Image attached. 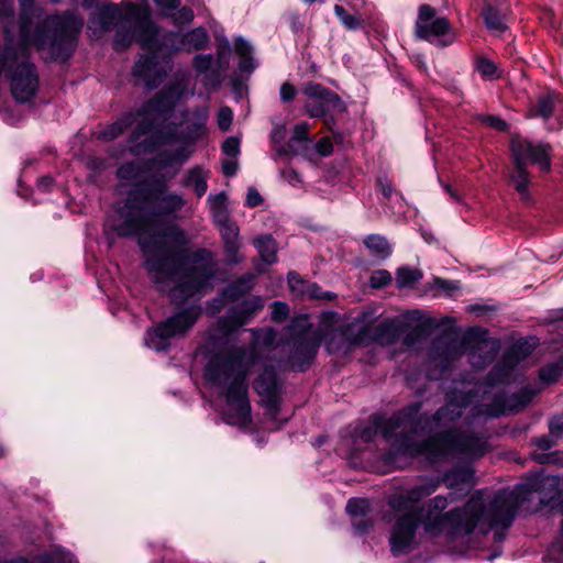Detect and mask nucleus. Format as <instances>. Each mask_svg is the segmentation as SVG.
<instances>
[{"instance_id":"obj_1","label":"nucleus","mask_w":563,"mask_h":563,"mask_svg":"<svg viewBox=\"0 0 563 563\" xmlns=\"http://www.w3.org/2000/svg\"><path fill=\"white\" fill-rule=\"evenodd\" d=\"M185 205L181 195L166 191L165 186L136 187L129 191L115 218L106 224L120 238H137L151 282L176 305L211 289L216 276L212 253L205 249L190 251L189 238L178 224L153 230L155 216H173Z\"/></svg>"},{"instance_id":"obj_2","label":"nucleus","mask_w":563,"mask_h":563,"mask_svg":"<svg viewBox=\"0 0 563 563\" xmlns=\"http://www.w3.org/2000/svg\"><path fill=\"white\" fill-rule=\"evenodd\" d=\"M443 482L451 490L450 494L431 498L417 514L412 511L415 505L440 487L439 478H429L423 484L390 496L389 507L397 512H405L397 519L389 538L394 555L411 549L419 522L426 533L432 537L445 533L451 539L471 537L473 533L487 534L494 530V541L500 543L518 508L538 489L534 483L521 484L512 490L498 492L489 501L478 492L472 495L463 508L443 512L449 500L455 501L474 486V471L470 465L455 466L444 475Z\"/></svg>"},{"instance_id":"obj_3","label":"nucleus","mask_w":563,"mask_h":563,"mask_svg":"<svg viewBox=\"0 0 563 563\" xmlns=\"http://www.w3.org/2000/svg\"><path fill=\"white\" fill-rule=\"evenodd\" d=\"M263 308L261 297L249 298L231 308L208 331V360L203 377L225 399V422L242 428L252 422L249 374L257 362V354L255 346H238L229 344V340L236 329L247 323Z\"/></svg>"},{"instance_id":"obj_4","label":"nucleus","mask_w":563,"mask_h":563,"mask_svg":"<svg viewBox=\"0 0 563 563\" xmlns=\"http://www.w3.org/2000/svg\"><path fill=\"white\" fill-rule=\"evenodd\" d=\"M421 407V402L410 404L389 418L374 415L369 419V426L363 428L358 437L368 443L379 432L387 442H390L395 453L406 456L424 455L430 461H439L451 455L484 454L486 441L483 437L461 433L452 428L454 421L440 424L434 420L435 413L431 418H417Z\"/></svg>"},{"instance_id":"obj_5","label":"nucleus","mask_w":563,"mask_h":563,"mask_svg":"<svg viewBox=\"0 0 563 563\" xmlns=\"http://www.w3.org/2000/svg\"><path fill=\"white\" fill-rule=\"evenodd\" d=\"M536 346V339L518 340L503 356L489 373L487 379L472 385L471 383H455L453 389L445 395V405L437 410L434 420L446 424L462 416L463 409L474 405L473 417H499L507 412H515L526 407L539 393V389L527 386L518 394L507 396L495 391L497 384L509 382L512 368L528 355Z\"/></svg>"},{"instance_id":"obj_6","label":"nucleus","mask_w":563,"mask_h":563,"mask_svg":"<svg viewBox=\"0 0 563 563\" xmlns=\"http://www.w3.org/2000/svg\"><path fill=\"white\" fill-rule=\"evenodd\" d=\"M89 30L95 37L99 33L113 30V45L117 51L125 49L134 41L144 48H152L158 34L146 0H141L140 3L123 1L120 4L98 7L91 15Z\"/></svg>"},{"instance_id":"obj_7","label":"nucleus","mask_w":563,"mask_h":563,"mask_svg":"<svg viewBox=\"0 0 563 563\" xmlns=\"http://www.w3.org/2000/svg\"><path fill=\"white\" fill-rule=\"evenodd\" d=\"M498 350L499 341L492 339L488 330L479 327L468 329L461 344L456 343L451 333L437 338L432 344L433 360L443 364L444 368L465 351H468L473 367H483L494 361Z\"/></svg>"},{"instance_id":"obj_8","label":"nucleus","mask_w":563,"mask_h":563,"mask_svg":"<svg viewBox=\"0 0 563 563\" xmlns=\"http://www.w3.org/2000/svg\"><path fill=\"white\" fill-rule=\"evenodd\" d=\"M510 152L512 158V170L509 174L510 184L514 186L520 199L530 201L529 186L531 181L527 164L539 166L543 173L551 170L552 147L548 143H533L519 135L510 140Z\"/></svg>"},{"instance_id":"obj_9","label":"nucleus","mask_w":563,"mask_h":563,"mask_svg":"<svg viewBox=\"0 0 563 563\" xmlns=\"http://www.w3.org/2000/svg\"><path fill=\"white\" fill-rule=\"evenodd\" d=\"M190 82L189 70L176 71L173 81L139 109V114L142 117L141 128L143 130L158 128L161 131L163 124L172 115L176 103L187 95H195V87L189 88Z\"/></svg>"},{"instance_id":"obj_10","label":"nucleus","mask_w":563,"mask_h":563,"mask_svg":"<svg viewBox=\"0 0 563 563\" xmlns=\"http://www.w3.org/2000/svg\"><path fill=\"white\" fill-rule=\"evenodd\" d=\"M200 316L201 308L194 305L158 322L146 331L144 336L146 346L157 352L167 350L170 345V340L186 335Z\"/></svg>"},{"instance_id":"obj_11","label":"nucleus","mask_w":563,"mask_h":563,"mask_svg":"<svg viewBox=\"0 0 563 563\" xmlns=\"http://www.w3.org/2000/svg\"><path fill=\"white\" fill-rule=\"evenodd\" d=\"M415 33L417 37L440 47L451 45L456 38L449 20L444 16H439L437 10L429 4L419 7Z\"/></svg>"},{"instance_id":"obj_12","label":"nucleus","mask_w":563,"mask_h":563,"mask_svg":"<svg viewBox=\"0 0 563 563\" xmlns=\"http://www.w3.org/2000/svg\"><path fill=\"white\" fill-rule=\"evenodd\" d=\"M297 327L301 328L302 331L294 339L290 361L292 366L302 372L313 362L321 342V335L319 331L307 324V317L294 320L291 328Z\"/></svg>"},{"instance_id":"obj_13","label":"nucleus","mask_w":563,"mask_h":563,"mask_svg":"<svg viewBox=\"0 0 563 563\" xmlns=\"http://www.w3.org/2000/svg\"><path fill=\"white\" fill-rule=\"evenodd\" d=\"M29 49L19 59L10 75V88L13 98L19 102L30 101L38 90L40 78L34 64L27 60Z\"/></svg>"},{"instance_id":"obj_14","label":"nucleus","mask_w":563,"mask_h":563,"mask_svg":"<svg viewBox=\"0 0 563 563\" xmlns=\"http://www.w3.org/2000/svg\"><path fill=\"white\" fill-rule=\"evenodd\" d=\"M302 93L308 98L305 112L311 118H322L330 110L339 112L346 110L338 93L318 82H307L302 88Z\"/></svg>"},{"instance_id":"obj_15","label":"nucleus","mask_w":563,"mask_h":563,"mask_svg":"<svg viewBox=\"0 0 563 563\" xmlns=\"http://www.w3.org/2000/svg\"><path fill=\"white\" fill-rule=\"evenodd\" d=\"M172 66L173 59L169 54L161 55L158 51H154L140 57L133 67V76L148 89H154L162 84Z\"/></svg>"},{"instance_id":"obj_16","label":"nucleus","mask_w":563,"mask_h":563,"mask_svg":"<svg viewBox=\"0 0 563 563\" xmlns=\"http://www.w3.org/2000/svg\"><path fill=\"white\" fill-rule=\"evenodd\" d=\"M253 387L261 397V402L269 418H275L279 410L282 384L274 367L265 366Z\"/></svg>"},{"instance_id":"obj_17","label":"nucleus","mask_w":563,"mask_h":563,"mask_svg":"<svg viewBox=\"0 0 563 563\" xmlns=\"http://www.w3.org/2000/svg\"><path fill=\"white\" fill-rule=\"evenodd\" d=\"M136 122V128L131 135V143L136 142L142 135L147 133H157L161 132L158 128L151 129H142V117L139 114V110L136 112H126L122 117H120L115 122L109 124L104 129H102L98 133V139L103 141H112L121 135L128 128H130L133 123Z\"/></svg>"},{"instance_id":"obj_18","label":"nucleus","mask_w":563,"mask_h":563,"mask_svg":"<svg viewBox=\"0 0 563 563\" xmlns=\"http://www.w3.org/2000/svg\"><path fill=\"white\" fill-rule=\"evenodd\" d=\"M185 128L181 131L180 139L187 143H195L206 135L207 122L209 119V109L207 107H199L192 111L184 113Z\"/></svg>"},{"instance_id":"obj_19","label":"nucleus","mask_w":563,"mask_h":563,"mask_svg":"<svg viewBox=\"0 0 563 563\" xmlns=\"http://www.w3.org/2000/svg\"><path fill=\"white\" fill-rule=\"evenodd\" d=\"M172 45L175 51L192 52L207 47L209 35L202 27L194 29L187 33H173Z\"/></svg>"},{"instance_id":"obj_20","label":"nucleus","mask_w":563,"mask_h":563,"mask_svg":"<svg viewBox=\"0 0 563 563\" xmlns=\"http://www.w3.org/2000/svg\"><path fill=\"white\" fill-rule=\"evenodd\" d=\"M216 225L222 236L228 260L233 264L239 263L241 261L239 227L230 218L227 221L216 223Z\"/></svg>"},{"instance_id":"obj_21","label":"nucleus","mask_w":563,"mask_h":563,"mask_svg":"<svg viewBox=\"0 0 563 563\" xmlns=\"http://www.w3.org/2000/svg\"><path fill=\"white\" fill-rule=\"evenodd\" d=\"M254 275L249 274L236 282L230 284L221 294L220 298L212 300V306L214 307V314L217 311L221 309L225 301H238L245 295H247L253 288Z\"/></svg>"},{"instance_id":"obj_22","label":"nucleus","mask_w":563,"mask_h":563,"mask_svg":"<svg viewBox=\"0 0 563 563\" xmlns=\"http://www.w3.org/2000/svg\"><path fill=\"white\" fill-rule=\"evenodd\" d=\"M161 13L172 18L175 24H188L194 19V13L188 7H180L179 0H153Z\"/></svg>"},{"instance_id":"obj_23","label":"nucleus","mask_w":563,"mask_h":563,"mask_svg":"<svg viewBox=\"0 0 563 563\" xmlns=\"http://www.w3.org/2000/svg\"><path fill=\"white\" fill-rule=\"evenodd\" d=\"M209 176V170L197 165L185 173L180 185L185 188H192L196 196L201 198L207 192Z\"/></svg>"},{"instance_id":"obj_24","label":"nucleus","mask_w":563,"mask_h":563,"mask_svg":"<svg viewBox=\"0 0 563 563\" xmlns=\"http://www.w3.org/2000/svg\"><path fill=\"white\" fill-rule=\"evenodd\" d=\"M254 246L265 264L272 265L277 262V243L272 235L265 234L256 238Z\"/></svg>"},{"instance_id":"obj_25","label":"nucleus","mask_w":563,"mask_h":563,"mask_svg":"<svg viewBox=\"0 0 563 563\" xmlns=\"http://www.w3.org/2000/svg\"><path fill=\"white\" fill-rule=\"evenodd\" d=\"M236 54L240 56L239 69L242 73H252L256 63L252 57L253 46L243 37H238L234 43Z\"/></svg>"},{"instance_id":"obj_26","label":"nucleus","mask_w":563,"mask_h":563,"mask_svg":"<svg viewBox=\"0 0 563 563\" xmlns=\"http://www.w3.org/2000/svg\"><path fill=\"white\" fill-rule=\"evenodd\" d=\"M208 205L214 224L218 222L227 221V219L230 218L228 197L224 192L209 195Z\"/></svg>"},{"instance_id":"obj_27","label":"nucleus","mask_w":563,"mask_h":563,"mask_svg":"<svg viewBox=\"0 0 563 563\" xmlns=\"http://www.w3.org/2000/svg\"><path fill=\"white\" fill-rule=\"evenodd\" d=\"M364 244L376 258L386 260L391 254V246L383 235L369 234L364 239Z\"/></svg>"},{"instance_id":"obj_28","label":"nucleus","mask_w":563,"mask_h":563,"mask_svg":"<svg viewBox=\"0 0 563 563\" xmlns=\"http://www.w3.org/2000/svg\"><path fill=\"white\" fill-rule=\"evenodd\" d=\"M483 18L489 31L501 33L506 30L505 14L501 10L487 4L483 10Z\"/></svg>"},{"instance_id":"obj_29","label":"nucleus","mask_w":563,"mask_h":563,"mask_svg":"<svg viewBox=\"0 0 563 563\" xmlns=\"http://www.w3.org/2000/svg\"><path fill=\"white\" fill-rule=\"evenodd\" d=\"M192 154V150L183 146L172 152H161L157 155V163L162 167L173 166L174 164H184Z\"/></svg>"},{"instance_id":"obj_30","label":"nucleus","mask_w":563,"mask_h":563,"mask_svg":"<svg viewBox=\"0 0 563 563\" xmlns=\"http://www.w3.org/2000/svg\"><path fill=\"white\" fill-rule=\"evenodd\" d=\"M475 69L485 80H496L503 76V70L498 65L484 56L475 59Z\"/></svg>"},{"instance_id":"obj_31","label":"nucleus","mask_w":563,"mask_h":563,"mask_svg":"<svg viewBox=\"0 0 563 563\" xmlns=\"http://www.w3.org/2000/svg\"><path fill=\"white\" fill-rule=\"evenodd\" d=\"M554 110V96L545 95L538 99L537 103L532 106L528 111L529 118L540 117L543 120H548Z\"/></svg>"},{"instance_id":"obj_32","label":"nucleus","mask_w":563,"mask_h":563,"mask_svg":"<svg viewBox=\"0 0 563 563\" xmlns=\"http://www.w3.org/2000/svg\"><path fill=\"white\" fill-rule=\"evenodd\" d=\"M192 65L197 71L198 76H203V82L207 84V80L217 76V71L213 69L214 58L212 55H196L192 60Z\"/></svg>"},{"instance_id":"obj_33","label":"nucleus","mask_w":563,"mask_h":563,"mask_svg":"<svg viewBox=\"0 0 563 563\" xmlns=\"http://www.w3.org/2000/svg\"><path fill=\"white\" fill-rule=\"evenodd\" d=\"M422 275L418 269L400 267L396 272V283L399 288L409 287L421 279Z\"/></svg>"},{"instance_id":"obj_34","label":"nucleus","mask_w":563,"mask_h":563,"mask_svg":"<svg viewBox=\"0 0 563 563\" xmlns=\"http://www.w3.org/2000/svg\"><path fill=\"white\" fill-rule=\"evenodd\" d=\"M563 372V363L555 362L543 366L539 371V377L544 384H552L559 379Z\"/></svg>"},{"instance_id":"obj_35","label":"nucleus","mask_w":563,"mask_h":563,"mask_svg":"<svg viewBox=\"0 0 563 563\" xmlns=\"http://www.w3.org/2000/svg\"><path fill=\"white\" fill-rule=\"evenodd\" d=\"M41 563H74L73 554L60 548H55L49 553H45L38 558Z\"/></svg>"},{"instance_id":"obj_36","label":"nucleus","mask_w":563,"mask_h":563,"mask_svg":"<svg viewBox=\"0 0 563 563\" xmlns=\"http://www.w3.org/2000/svg\"><path fill=\"white\" fill-rule=\"evenodd\" d=\"M287 279H288L289 288L295 296H298V297L306 296V290H307L308 286L310 285V282L301 278V276L296 272H289Z\"/></svg>"},{"instance_id":"obj_37","label":"nucleus","mask_w":563,"mask_h":563,"mask_svg":"<svg viewBox=\"0 0 563 563\" xmlns=\"http://www.w3.org/2000/svg\"><path fill=\"white\" fill-rule=\"evenodd\" d=\"M333 10L338 19L346 29L357 30L361 27V20L356 15L347 13L342 5L335 4Z\"/></svg>"},{"instance_id":"obj_38","label":"nucleus","mask_w":563,"mask_h":563,"mask_svg":"<svg viewBox=\"0 0 563 563\" xmlns=\"http://www.w3.org/2000/svg\"><path fill=\"white\" fill-rule=\"evenodd\" d=\"M368 509L369 504L364 498H351L346 504V511L351 517H363Z\"/></svg>"},{"instance_id":"obj_39","label":"nucleus","mask_w":563,"mask_h":563,"mask_svg":"<svg viewBox=\"0 0 563 563\" xmlns=\"http://www.w3.org/2000/svg\"><path fill=\"white\" fill-rule=\"evenodd\" d=\"M233 121V111L231 108L223 106L217 114V124L221 132H228Z\"/></svg>"},{"instance_id":"obj_40","label":"nucleus","mask_w":563,"mask_h":563,"mask_svg":"<svg viewBox=\"0 0 563 563\" xmlns=\"http://www.w3.org/2000/svg\"><path fill=\"white\" fill-rule=\"evenodd\" d=\"M393 280L391 274L386 269L375 271L369 278L372 288L378 289L389 285Z\"/></svg>"},{"instance_id":"obj_41","label":"nucleus","mask_w":563,"mask_h":563,"mask_svg":"<svg viewBox=\"0 0 563 563\" xmlns=\"http://www.w3.org/2000/svg\"><path fill=\"white\" fill-rule=\"evenodd\" d=\"M306 298L331 301L335 298V294L331 291H322L316 283H310L306 290Z\"/></svg>"},{"instance_id":"obj_42","label":"nucleus","mask_w":563,"mask_h":563,"mask_svg":"<svg viewBox=\"0 0 563 563\" xmlns=\"http://www.w3.org/2000/svg\"><path fill=\"white\" fill-rule=\"evenodd\" d=\"M140 175V167L135 163H126L118 169V177L122 180H134Z\"/></svg>"},{"instance_id":"obj_43","label":"nucleus","mask_w":563,"mask_h":563,"mask_svg":"<svg viewBox=\"0 0 563 563\" xmlns=\"http://www.w3.org/2000/svg\"><path fill=\"white\" fill-rule=\"evenodd\" d=\"M272 319L274 321H284L289 314V307L286 302L275 301L272 305Z\"/></svg>"},{"instance_id":"obj_44","label":"nucleus","mask_w":563,"mask_h":563,"mask_svg":"<svg viewBox=\"0 0 563 563\" xmlns=\"http://www.w3.org/2000/svg\"><path fill=\"white\" fill-rule=\"evenodd\" d=\"M252 332L256 343L271 345L274 343L276 338V333L273 329L253 330Z\"/></svg>"},{"instance_id":"obj_45","label":"nucleus","mask_w":563,"mask_h":563,"mask_svg":"<svg viewBox=\"0 0 563 563\" xmlns=\"http://www.w3.org/2000/svg\"><path fill=\"white\" fill-rule=\"evenodd\" d=\"M549 431L551 437H554L556 440L563 439V413L551 418L549 421Z\"/></svg>"},{"instance_id":"obj_46","label":"nucleus","mask_w":563,"mask_h":563,"mask_svg":"<svg viewBox=\"0 0 563 563\" xmlns=\"http://www.w3.org/2000/svg\"><path fill=\"white\" fill-rule=\"evenodd\" d=\"M222 151L225 155L234 157L240 153V141L238 137L230 136L222 143Z\"/></svg>"},{"instance_id":"obj_47","label":"nucleus","mask_w":563,"mask_h":563,"mask_svg":"<svg viewBox=\"0 0 563 563\" xmlns=\"http://www.w3.org/2000/svg\"><path fill=\"white\" fill-rule=\"evenodd\" d=\"M280 99L284 102H290L297 95V89L290 82H284L279 90Z\"/></svg>"},{"instance_id":"obj_48","label":"nucleus","mask_w":563,"mask_h":563,"mask_svg":"<svg viewBox=\"0 0 563 563\" xmlns=\"http://www.w3.org/2000/svg\"><path fill=\"white\" fill-rule=\"evenodd\" d=\"M556 442L558 440L554 437H551V433H549L548 435L534 438L532 440V443L541 450H549L552 446H554Z\"/></svg>"},{"instance_id":"obj_49","label":"nucleus","mask_w":563,"mask_h":563,"mask_svg":"<svg viewBox=\"0 0 563 563\" xmlns=\"http://www.w3.org/2000/svg\"><path fill=\"white\" fill-rule=\"evenodd\" d=\"M309 124L307 122L298 123L294 128L292 140L303 142L308 140Z\"/></svg>"},{"instance_id":"obj_50","label":"nucleus","mask_w":563,"mask_h":563,"mask_svg":"<svg viewBox=\"0 0 563 563\" xmlns=\"http://www.w3.org/2000/svg\"><path fill=\"white\" fill-rule=\"evenodd\" d=\"M262 202H263V198L260 195V192L257 191V189L254 187H250L247 189L245 205L249 208H254V207L262 205Z\"/></svg>"},{"instance_id":"obj_51","label":"nucleus","mask_w":563,"mask_h":563,"mask_svg":"<svg viewBox=\"0 0 563 563\" xmlns=\"http://www.w3.org/2000/svg\"><path fill=\"white\" fill-rule=\"evenodd\" d=\"M484 123L488 126H492L498 131H506L508 129V123L496 115H487L484 118Z\"/></svg>"},{"instance_id":"obj_52","label":"nucleus","mask_w":563,"mask_h":563,"mask_svg":"<svg viewBox=\"0 0 563 563\" xmlns=\"http://www.w3.org/2000/svg\"><path fill=\"white\" fill-rule=\"evenodd\" d=\"M433 285L439 288V289H442L446 292H451V291H454V290H457L460 288L459 284L456 282H453V280H449V279H443V278H434L433 280Z\"/></svg>"},{"instance_id":"obj_53","label":"nucleus","mask_w":563,"mask_h":563,"mask_svg":"<svg viewBox=\"0 0 563 563\" xmlns=\"http://www.w3.org/2000/svg\"><path fill=\"white\" fill-rule=\"evenodd\" d=\"M316 151L321 156H329L333 152V144L329 137H323L316 143Z\"/></svg>"},{"instance_id":"obj_54","label":"nucleus","mask_w":563,"mask_h":563,"mask_svg":"<svg viewBox=\"0 0 563 563\" xmlns=\"http://www.w3.org/2000/svg\"><path fill=\"white\" fill-rule=\"evenodd\" d=\"M238 172V163L234 161H225L222 164V173L227 177H232Z\"/></svg>"},{"instance_id":"obj_55","label":"nucleus","mask_w":563,"mask_h":563,"mask_svg":"<svg viewBox=\"0 0 563 563\" xmlns=\"http://www.w3.org/2000/svg\"><path fill=\"white\" fill-rule=\"evenodd\" d=\"M354 529L357 533L364 534L369 531L372 528V525L367 522L366 520H361L358 522H353Z\"/></svg>"},{"instance_id":"obj_56","label":"nucleus","mask_w":563,"mask_h":563,"mask_svg":"<svg viewBox=\"0 0 563 563\" xmlns=\"http://www.w3.org/2000/svg\"><path fill=\"white\" fill-rule=\"evenodd\" d=\"M52 185L53 179L51 177H42L37 183V187L43 191H48Z\"/></svg>"},{"instance_id":"obj_57","label":"nucleus","mask_w":563,"mask_h":563,"mask_svg":"<svg viewBox=\"0 0 563 563\" xmlns=\"http://www.w3.org/2000/svg\"><path fill=\"white\" fill-rule=\"evenodd\" d=\"M11 1L12 0H0V13L3 16H9L11 11Z\"/></svg>"},{"instance_id":"obj_58","label":"nucleus","mask_w":563,"mask_h":563,"mask_svg":"<svg viewBox=\"0 0 563 563\" xmlns=\"http://www.w3.org/2000/svg\"><path fill=\"white\" fill-rule=\"evenodd\" d=\"M443 188L453 199H459L456 191L450 185H444Z\"/></svg>"},{"instance_id":"obj_59","label":"nucleus","mask_w":563,"mask_h":563,"mask_svg":"<svg viewBox=\"0 0 563 563\" xmlns=\"http://www.w3.org/2000/svg\"><path fill=\"white\" fill-rule=\"evenodd\" d=\"M416 65L423 70L427 68L424 60L420 56L416 58Z\"/></svg>"},{"instance_id":"obj_60","label":"nucleus","mask_w":563,"mask_h":563,"mask_svg":"<svg viewBox=\"0 0 563 563\" xmlns=\"http://www.w3.org/2000/svg\"><path fill=\"white\" fill-rule=\"evenodd\" d=\"M382 191L385 197H389L393 191V188L390 185H387L382 188Z\"/></svg>"},{"instance_id":"obj_61","label":"nucleus","mask_w":563,"mask_h":563,"mask_svg":"<svg viewBox=\"0 0 563 563\" xmlns=\"http://www.w3.org/2000/svg\"><path fill=\"white\" fill-rule=\"evenodd\" d=\"M96 1L97 0H82L81 4H82L84 8L89 9V8H91L96 3Z\"/></svg>"},{"instance_id":"obj_62","label":"nucleus","mask_w":563,"mask_h":563,"mask_svg":"<svg viewBox=\"0 0 563 563\" xmlns=\"http://www.w3.org/2000/svg\"><path fill=\"white\" fill-rule=\"evenodd\" d=\"M550 457L548 455H538L537 456V460L540 462V463H544L545 461H548Z\"/></svg>"},{"instance_id":"obj_63","label":"nucleus","mask_w":563,"mask_h":563,"mask_svg":"<svg viewBox=\"0 0 563 563\" xmlns=\"http://www.w3.org/2000/svg\"><path fill=\"white\" fill-rule=\"evenodd\" d=\"M405 343L408 345L409 344V338H406L405 339Z\"/></svg>"},{"instance_id":"obj_64","label":"nucleus","mask_w":563,"mask_h":563,"mask_svg":"<svg viewBox=\"0 0 563 563\" xmlns=\"http://www.w3.org/2000/svg\"><path fill=\"white\" fill-rule=\"evenodd\" d=\"M52 2H58L59 0H51Z\"/></svg>"}]
</instances>
